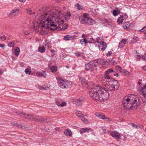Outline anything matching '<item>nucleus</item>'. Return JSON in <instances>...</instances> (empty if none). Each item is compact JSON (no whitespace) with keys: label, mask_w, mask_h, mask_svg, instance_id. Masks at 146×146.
I'll return each mask as SVG.
<instances>
[{"label":"nucleus","mask_w":146,"mask_h":146,"mask_svg":"<svg viewBox=\"0 0 146 146\" xmlns=\"http://www.w3.org/2000/svg\"><path fill=\"white\" fill-rule=\"evenodd\" d=\"M113 72V70L112 68H110L108 69L105 72V75L104 76V80H107L108 79H110L111 77L108 75V74L112 73Z\"/></svg>","instance_id":"obj_14"},{"label":"nucleus","mask_w":146,"mask_h":146,"mask_svg":"<svg viewBox=\"0 0 146 146\" xmlns=\"http://www.w3.org/2000/svg\"><path fill=\"white\" fill-rule=\"evenodd\" d=\"M76 114L78 117H79L80 118H81L82 116H84V115L82 114L80 111H76Z\"/></svg>","instance_id":"obj_29"},{"label":"nucleus","mask_w":146,"mask_h":146,"mask_svg":"<svg viewBox=\"0 0 146 146\" xmlns=\"http://www.w3.org/2000/svg\"><path fill=\"white\" fill-rule=\"evenodd\" d=\"M132 126L134 128H137V126L134 123H131Z\"/></svg>","instance_id":"obj_54"},{"label":"nucleus","mask_w":146,"mask_h":146,"mask_svg":"<svg viewBox=\"0 0 146 146\" xmlns=\"http://www.w3.org/2000/svg\"><path fill=\"white\" fill-rule=\"evenodd\" d=\"M31 72V69H29V68H28V69H26L25 70V73L27 74H30V72Z\"/></svg>","instance_id":"obj_41"},{"label":"nucleus","mask_w":146,"mask_h":146,"mask_svg":"<svg viewBox=\"0 0 146 146\" xmlns=\"http://www.w3.org/2000/svg\"><path fill=\"white\" fill-rule=\"evenodd\" d=\"M138 40V39L136 37H134L132 38L131 40V42L132 43H135Z\"/></svg>","instance_id":"obj_34"},{"label":"nucleus","mask_w":146,"mask_h":146,"mask_svg":"<svg viewBox=\"0 0 146 146\" xmlns=\"http://www.w3.org/2000/svg\"><path fill=\"white\" fill-rule=\"evenodd\" d=\"M82 37H85L86 36V35L85 34H83L82 35Z\"/></svg>","instance_id":"obj_63"},{"label":"nucleus","mask_w":146,"mask_h":146,"mask_svg":"<svg viewBox=\"0 0 146 146\" xmlns=\"http://www.w3.org/2000/svg\"><path fill=\"white\" fill-rule=\"evenodd\" d=\"M100 86L97 84L94 85L90 88L89 94L90 96L92 98L97 101H100V94L99 91Z\"/></svg>","instance_id":"obj_4"},{"label":"nucleus","mask_w":146,"mask_h":146,"mask_svg":"<svg viewBox=\"0 0 146 146\" xmlns=\"http://www.w3.org/2000/svg\"><path fill=\"white\" fill-rule=\"evenodd\" d=\"M120 11H118V8H115V9L113 10V14L114 16H116L119 14Z\"/></svg>","instance_id":"obj_21"},{"label":"nucleus","mask_w":146,"mask_h":146,"mask_svg":"<svg viewBox=\"0 0 146 146\" xmlns=\"http://www.w3.org/2000/svg\"><path fill=\"white\" fill-rule=\"evenodd\" d=\"M83 53L82 52H78L76 53V55L78 56H79L81 55H82Z\"/></svg>","instance_id":"obj_52"},{"label":"nucleus","mask_w":146,"mask_h":146,"mask_svg":"<svg viewBox=\"0 0 146 146\" xmlns=\"http://www.w3.org/2000/svg\"><path fill=\"white\" fill-rule=\"evenodd\" d=\"M50 70L51 72H53L57 70V68L56 66H54L50 68Z\"/></svg>","instance_id":"obj_33"},{"label":"nucleus","mask_w":146,"mask_h":146,"mask_svg":"<svg viewBox=\"0 0 146 146\" xmlns=\"http://www.w3.org/2000/svg\"><path fill=\"white\" fill-rule=\"evenodd\" d=\"M140 93L142 102L144 104H146V86L141 90Z\"/></svg>","instance_id":"obj_11"},{"label":"nucleus","mask_w":146,"mask_h":146,"mask_svg":"<svg viewBox=\"0 0 146 146\" xmlns=\"http://www.w3.org/2000/svg\"><path fill=\"white\" fill-rule=\"evenodd\" d=\"M36 74L38 76L44 78L46 77V74L44 71H43L42 72H38L36 73Z\"/></svg>","instance_id":"obj_17"},{"label":"nucleus","mask_w":146,"mask_h":146,"mask_svg":"<svg viewBox=\"0 0 146 146\" xmlns=\"http://www.w3.org/2000/svg\"><path fill=\"white\" fill-rule=\"evenodd\" d=\"M74 37V36L69 35H67L64 36V40H70L73 39Z\"/></svg>","instance_id":"obj_18"},{"label":"nucleus","mask_w":146,"mask_h":146,"mask_svg":"<svg viewBox=\"0 0 146 146\" xmlns=\"http://www.w3.org/2000/svg\"><path fill=\"white\" fill-rule=\"evenodd\" d=\"M140 103L141 101L139 98L133 94L125 96L123 99L124 108L128 110L136 109L140 105Z\"/></svg>","instance_id":"obj_2"},{"label":"nucleus","mask_w":146,"mask_h":146,"mask_svg":"<svg viewBox=\"0 0 146 146\" xmlns=\"http://www.w3.org/2000/svg\"><path fill=\"white\" fill-rule=\"evenodd\" d=\"M107 91L104 88L100 87L99 91L100 94V101L104 102L106 100L109 96Z\"/></svg>","instance_id":"obj_7"},{"label":"nucleus","mask_w":146,"mask_h":146,"mask_svg":"<svg viewBox=\"0 0 146 146\" xmlns=\"http://www.w3.org/2000/svg\"><path fill=\"white\" fill-rule=\"evenodd\" d=\"M96 41L98 43L101 44L104 42L103 38L102 37H99L97 38L96 39Z\"/></svg>","instance_id":"obj_20"},{"label":"nucleus","mask_w":146,"mask_h":146,"mask_svg":"<svg viewBox=\"0 0 146 146\" xmlns=\"http://www.w3.org/2000/svg\"><path fill=\"white\" fill-rule=\"evenodd\" d=\"M62 1V0H56V1L58 3H59V2H60L61 1Z\"/></svg>","instance_id":"obj_62"},{"label":"nucleus","mask_w":146,"mask_h":146,"mask_svg":"<svg viewBox=\"0 0 146 146\" xmlns=\"http://www.w3.org/2000/svg\"><path fill=\"white\" fill-rule=\"evenodd\" d=\"M11 125L15 127L16 123L14 122H12L11 123Z\"/></svg>","instance_id":"obj_57"},{"label":"nucleus","mask_w":146,"mask_h":146,"mask_svg":"<svg viewBox=\"0 0 146 146\" xmlns=\"http://www.w3.org/2000/svg\"><path fill=\"white\" fill-rule=\"evenodd\" d=\"M64 15L61 11H57L50 15L48 19V23L52 26V29L53 30H64L67 29V25L64 24V21L62 19Z\"/></svg>","instance_id":"obj_1"},{"label":"nucleus","mask_w":146,"mask_h":146,"mask_svg":"<svg viewBox=\"0 0 146 146\" xmlns=\"http://www.w3.org/2000/svg\"><path fill=\"white\" fill-rule=\"evenodd\" d=\"M15 127H17L18 128H22V127L21 124L16 123Z\"/></svg>","instance_id":"obj_49"},{"label":"nucleus","mask_w":146,"mask_h":146,"mask_svg":"<svg viewBox=\"0 0 146 146\" xmlns=\"http://www.w3.org/2000/svg\"><path fill=\"white\" fill-rule=\"evenodd\" d=\"M16 113L20 116H23L25 118L31 120L37 121V120L40 118V116H36L32 115L27 114L20 112H16Z\"/></svg>","instance_id":"obj_9"},{"label":"nucleus","mask_w":146,"mask_h":146,"mask_svg":"<svg viewBox=\"0 0 146 146\" xmlns=\"http://www.w3.org/2000/svg\"><path fill=\"white\" fill-rule=\"evenodd\" d=\"M50 51L51 53H53L55 52V50L53 49H51L50 50Z\"/></svg>","instance_id":"obj_61"},{"label":"nucleus","mask_w":146,"mask_h":146,"mask_svg":"<svg viewBox=\"0 0 146 146\" xmlns=\"http://www.w3.org/2000/svg\"><path fill=\"white\" fill-rule=\"evenodd\" d=\"M51 42L50 41H48V42L46 41L44 43V45L46 46H47L48 48H50L51 46Z\"/></svg>","instance_id":"obj_35"},{"label":"nucleus","mask_w":146,"mask_h":146,"mask_svg":"<svg viewBox=\"0 0 146 146\" xmlns=\"http://www.w3.org/2000/svg\"><path fill=\"white\" fill-rule=\"evenodd\" d=\"M23 33H24L27 35H29L30 34L29 32L26 31H23Z\"/></svg>","instance_id":"obj_48"},{"label":"nucleus","mask_w":146,"mask_h":146,"mask_svg":"<svg viewBox=\"0 0 146 146\" xmlns=\"http://www.w3.org/2000/svg\"><path fill=\"white\" fill-rule=\"evenodd\" d=\"M76 5L77 7V8L78 10H80L82 9V6H80L79 3H77Z\"/></svg>","instance_id":"obj_42"},{"label":"nucleus","mask_w":146,"mask_h":146,"mask_svg":"<svg viewBox=\"0 0 146 146\" xmlns=\"http://www.w3.org/2000/svg\"><path fill=\"white\" fill-rule=\"evenodd\" d=\"M64 133L66 136H71L72 133L70 131L66 129Z\"/></svg>","instance_id":"obj_27"},{"label":"nucleus","mask_w":146,"mask_h":146,"mask_svg":"<svg viewBox=\"0 0 146 146\" xmlns=\"http://www.w3.org/2000/svg\"><path fill=\"white\" fill-rule=\"evenodd\" d=\"M88 43V40H86V38H84V39H82L80 40V43L81 44L83 45L86 44Z\"/></svg>","instance_id":"obj_28"},{"label":"nucleus","mask_w":146,"mask_h":146,"mask_svg":"<svg viewBox=\"0 0 146 146\" xmlns=\"http://www.w3.org/2000/svg\"><path fill=\"white\" fill-rule=\"evenodd\" d=\"M143 69L145 70H146V66H144L143 68Z\"/></svg>","instance_id":"obj_64"},{"label":"nucleus","mask_w":146,"mask_h":146,"mask_svg":"<svg viewBox=\"0 0 146 146\" xmlns=\"http://www.w3.org/2000/svg\"><path fill=\"white\" fill-rule=\"evenodd\" d=\"M94 42V39L92 38H90V40H88V43H93Z\"/></svg>","instance_id":"obj_45"},{"label":"nucleus","mask_w":146,"mask_h":146,"mask_svg":"<svg viewBox=\"0 0 146 146\" xmlns=\"http://www.w3.org/2000/svg\"><path fill=\"white\" fill-rule=\"evenodd\" d=\"M146 30V26H145L141 30L139 31L141 32H144Z\"/></svg>","instance_id":"obj_50"},{"label":"nucleus","mask_w":146,"mask_h":146,"mask_svg":"<svg viewBox=\"0 0 146 146\" xmlns=\"http://www.w3.org/2000/svg\"><path fill=\"white\" fill-rule=\"evenodd\" d=\"M124 73L126 74H127V75L129 74V72L126 70H124Z\"/></svg>","instance_id":"obj_59"},{"label":"nucleus","mask_w":146,"mask_h":146,"mask_svg":"<svg viewBox=\"0 0 146 146\" xmlns=\"http://www.w3.org/2000/svg\"><path fill=\"white\" fill-rule=\"evenodd\" d=\"M123 28L125 29L129 30L131 29L133 27V25L132 23H130L129 22H125L123 25Z\"/></svg>","instance_id":"obj_13"},{"label":"nucleus","mask_w":146,"mask_h":146,"mask_svg":"<svg viewBox=\"0 0 146 146\" xmlns=\"http://www.w3.org/2000/svg\"><path fill=\"white\" fill-rule=\"evenodd\" d=\"M113 73V75L117 77L119 75V74L117 73V72H116L114 71L113 70V72H112Z\"/></svg>","instance_id":"obj_46"},{"label":"nucleus","mask_w":146,"mask_h":146,"mask_svg":"<svg viewBox=\"0 0 146 146\" xmlns=\"http://www.w3.org/2000/svg\"><path fill=\"white\" fill-rule=\"evenodd\" d=\"M14 43L13 42H9L8 44V46L10 47H12L14 46Z\"/></svg>","instance_id":"obj_44"},{"label":"nucleus","mask_w":146,"mask_h":146,"mask_svg":"<svg viewBox=\"0 0 146 146\" xmlns=\"http://www.w3.org/2000/svg\"><path fill=\"white\" fill-rule=\"evenodd\" d=\"M19 7L15 8L12 10L11 13L9 14V16L14 17L16 16L19 13Z\"/></svg>","instance_id":"obj_15"},{"label":"nucleus","mask_w":146,"mask_h":146,"mask_svg":"<svg viewBox=\"0 0 146 146\" xmlns=\"http://www.w3.org/2000/svg\"><path fill=\"white\" fill-rule=\"evenodd\" d=\"M15 55L18 56L20 52V49L18 47H17L15 50Z\"/></svg>","instance_id":"obj_31"},{"label":"nucleus","mask_w":146,"mask_h":146,"mask_svg":"<svg viewBox=\"0 0 146 146\" xmlns=\"http://www.w3.org/2000/svg\"><path fill=\"white\" fill-rule=\"evenodd\" d=\"M49 17L48 18H46V19H45L46 18L44 17L43 19H40L41 22L39 25V27H41L42 30L44 33V34L48 32V28L50 27L51 30H54L51 29L52 28V26L48 23V19Z\"/></svg>","instance_id":"obj_5"},{"label":"nucleus","mask_w":146,"mask_h":146,"mask_svg":"<svg viewBox=\"0 0 146 146\" xmlns=\"http://www.w3.org/2000/svg\"><path fill=\"white\" fill-rule=\"evenodd\" d=\"M111 51L109 52L107 54V56H110L111 54Z\"/></svg>","instance_id":"obj_55"},{"label":"nucleus","mask_w":146,"mask_h":146,"mask_svg":"<svg viewBox=\"0 0 146 146\" xmlns=\"http://www.w3.org/2000/svg\"><path fill=\"white\" fill-rule=\"evenodd\" d=\"M5 47V45L2 44H0V47L1 48H3Z\"/></svg>","instance_id":"obj_58"},{"label":"nucleus","mask_w":146,"mask_h":146,"mask_svg":"<svg viewBox=\"0 0 146 146\" xmlns=\"http://www.w3.org/2000/svg\"><path fill=\"white\" fill-rule=\"evenodd\" d=\"M91 129L90 128H83L81 129L80 130V132L81 134H82L83 133H85L86 131H88L90 130H91Z\"/></svg>","instance_id":"obj_22"},{"label":"nucleus","mask_w":146,"mask_h":146,"mask_svg":"<svg viewBox=\"0 0 146 146\" xmlns=\"http://www.w3.org/2000/svg\"><path fill=\"white\" fill-rule=\"evenodd\" d=\"M106 118L105 119H106L107 121H108L109 122V121H110V119L108 117H106Z\"/></svg>","instance_id":"obj_60"},{"label":"nucleus","mask_w":146,"mask_h":146,"mask_svg":"<svg viewBox=\"0 0 146 146\" xmlns=\"http://www.w3.org/2000/svg\"><path fill=\"white\" fill-rule=\"evenodd\" d=\"M136 58L137 60L142 59L145 60V57L142 55H137V56Z\"/></svg>","instance_id":"obj_26"},{"label":"nucleus","mask_w":146,"mask_h":146,"mask_svg":"<svg viewBox=\"0 0 146 146\" xmlns=\"http://www.w3.org/2000/svg\"><path fill=\"white\" fill-rule=\"evenodd\" d=\"M56 103L58 106H60L62 107L65 106L66 104V103L65 102L60 103V102L58 101H56Z\"/></svg>","instance_id":"obj_23"},{"label":"nucleus","mask_w":146,"mask_h":146,"mask_svg":"<svg viewBox=\"0 0 146 146\" xmlns=\"http://www.w3.org/2000/svg\"><path fill=\"white\" fill-rule=\"evenodd\" d=\"M99 117L102 119H105L106 118L105 116L102 113L100 114Z\"/></svg>","instance_id":"obj_39"},{"label":"nucleus","mask_w":146,"mask_h":146,"mask_svg":"<svg viewBox=\"0 0 146 146\" xmlns=\"http://www.w3.org/2000/svg\"><path fill=\"white\" fill-rule=\"evenodd\" d=\"M124 45L121 42H120L119 43V46H118V49H119V48H122L123 47Z\"/></svg>","instance_id":"obj_43"},{"label":"nucleus","mask_w":146,"mask_h":146,"mask_svg":"<svg viewBox=\"0 0 146 146\" xmlns=\"http://www.w3.org/2000/svg\"><path fill=\"white\" fill-rule=\"evenodd\" d=\"M45 47L43 46H42L39 47L38 48V51L41 52V53H43L45 52Z\"/></svg>","instance_id":"obj_24"},{"label":"nucleus","mask_w":146,"mask_h":146,"mask_svg":"<svg viewBox=\"0 0 146 146\" xmlns=\"http://www.w3.org/2000/svg\"><path fill=\"white\" fill-rule=\"evenodd\" d=\"M100 114V113H96L95 115L96 116L99 117Z\"/></svg>","instance_id":"obj_56"},{"label":"nucleus","mask_w":146,"mask_h":146,"mask_svg":"<svg viewBox=\"0 0 146 146\" xmlns=\"http://www.w3.org/2000/svg\"><path fill=\"white\" fill-rule=\"evenodd\" d=\"M116 69L117 70L118 72L120 73L121 72V70L122 69L119 66H116Z\"/></svg>","instance_id":"obj_40"},{"label":"nucleus","mask_w":146,"mask_h":146,"mask_svg":"<svg viewBox=\"0 0 146 146\" xmlns=\"http://www.w3.org/2000/svg\"><path fill=\"white\" fill-rule=\"evenodd\" d=\"M121 16H122V17H123V19H127L128 17L127 15L126 14H123V15H122Z\"/></svg>","instance_id":"obj_53"},{"label":"nucleus","mask_w":146,"mask_h":146,"mask_svg":"<svg viewBox=\"0 0 146 146\" xmlns=\"http://www.w3.org/2000/svg\"><path fill=\"white\" fill-rule=\"evenodd\" d=\"M126 42L127 41L125 39H123L121 40V42L123 44L125 45V44H126Z\"/></svg>","instance_id":"obj_47"},{"label":"nucleus","mask_w":146,"mask_h":146,"mask_svg":"<svg viewBox=\"0 0 146 146\" xmlns=\"http://www.w3.org/2000/svg\"><path fill=\"white\" fill-rule=\"evenodd\" d=\"M84 101V98L83 97L80 98L79 99L77 100L76 102V104L78 106H79Z\"/></svg>","instance_id":"obj_16"},{"label":"nucleus","mask_w":146,"mask_h":146,"mask_svg":"<svg viewBox=\"0 0 146 146\" xmlns=\"http://www.w3.org/2000/svg\"><path fill=\"white\" fill-rule=\"evenodd\" d=\"M26 11L28 14L29 15H35V12L32 11V10L30 9H27Z\"/></svg>","instance_id":"obj_25"},{"label":"nucleus","mask_w":146,"mask_h":146,"mask_svg":"<svg viewBox=\"0 0 146 146\" xmlns=\"http://www.w3.org/2000/svg\"><path fill=\"white\" fill-rule=\"evenodd\" d=\"M38 88L39 89V90H46L48 89V88L45 86H38Z\"/></svg>","instance_id":"obj_37"},{"label":"nucleus","mask_w":146,"mask_h":146,"mask_svg":"<svg viewBox=\"0 0 146 146\" xmlns=\"http://www.w3.org/2000/svg\"><path fill=\"white\" fill-rule=\"evenodd\" d=\"M46 120V119L43 118L42 117H40V118H39L37 120V121H39L40 122H44Z\"/></svg>","instance_id":"obj_38"},{"label":"nucleus","mask_w":146,"mask_h":146,"mask_svg":"<svg viewBox=\"0 0 146 146\" xmlns=\"http://www.w3.org/2000/svg\"><path fill=\"white\" fill-rule=\"evenodd\" d=\"M58 82L60 87L63 89L68 88L71 86V84L69 82L64 81L61 78H59L58 80Z\"/></svg>","instance_id":"obj_8"},{"label":"nucleus","mask_w":146,"mask_h":146,"mask_svg":"<svg viewBox=\"0 0 146 146\" xmlns=\"http://www.w3.org/2000/svg\"><path fill=\"white\" fill-rule=\"evenodd\" d=\"M123 17L122 16L119 17L117 20V22L119 24H121L123 21Z\"/></svg>","instance_id":"obj_32"},{"label":"nucleus","mask_w":146,"mask_h":146,"mask_svg":"<svg viewBox=\"0 0 146 146\" xmlns=\"http://www.w3.org/2000/svg\"><path fill=\"white\" fill-rule=\"evenodd\" d=\"M65 18L67 19L69 18L70 16V13L69 12H67L66 14L64 15Z\"/></svg>","instance_id":"obj_36"},{"label":"nucleus","mask_w":146,"mask_h":146,"mask_svg":"<svg viewBox=\"0 0 146 146\" xmlns=\"http://www.w3.org/2000/svg\"><path fill=\"white\" fill-rule=\"evenodd\" d=\"M82 121L84 123H88V120L87 119L86 117H85V115H84V116H82L81 118H80Z\"/></svg>","instance_id":"obj_30"},{"label":"nucleus","mask_w":146,"mask_h":146,"mask_svg":"<svg viewBox=\"0 0 146 146\" xmlns=\"http://www.w3.org/2000/svg\"><path fill=\"white\" fill-rule=\"evenodd\" d=\"M110 135L113 137H116L117 139H120L124 141L126 139L125 137L123 135L116 131H111L110 133Z\"/></svg>","instance_id":"obj_10"},{"label":"nucleus","mask_w":146,"mask_h":146,"mask_svg":"<svg viewBox=\"0 0 146 146\" xmlns=\"http://www.w3.org/2000/svg\"><path fill=\"white\" fill-rule=\"evenodd\" d=\"M1 39L2 40H4L6 39V37L5 35H3L2 36H1Z\"/></svg>","instance_id":"obj_51"},{"label":"nucleus","mask_w":146,"mask_h":146,"mask_svg":"<svg viewBox=\"0 0 146 146\" xmlns=\"http://www.w3.org/2000/svg\"><path fill=\"white\" fill-rule=\"evenodd\" d=\"M80 23L82 24L86 23L88 25H93L95 24V21L90 18L84 17L81 21Z\"/></svg>","instance_id":"obj_12"},{"label":"nucleus","mask_w":146,"mask_h":146,"mask_svg":"<svg viewBox=\"0 0 146 146\" xmlns=\"http://www.w3.org/2000/svg\"><path fill=\"white\" fill-rule=\"evenodd\" d=\"M100 44V46H99V47H102L101 50L102 51H104L107 47V44L106 43L104 42L101 43Z\"/></svg>","instance_id":"obj_19"},{"label":"nucleus","mask_w":146,"mask_h":146,"mask_svg":"<svg viewBox=\"0 0 146 146\" xmlns=\"http://www.w3.org/2000/svg\"><path fill=\"white\" fill-rule=\"evenodd\" d=\"M103 60L102 59H99L94 61H91L89 63L85 64V69L86 70H91L93 71L94 67L98 66L99 64H102Z\"/></svg>","instance_id":"obj_6"},{"label":"nucleus","mask_w":146,"mask_h":146,"mask_svg":"<svg viewBox=\"0 0 146 146\" xmlns=\"http://www.w3.org/2000/svg\"><path fill=\"white\" fill-rule=\"evenodd\" d=\"M105 87L107 91L113 92L118 89L119 86L118 82L116 80L111 79L104 80Z\"/></svg>","instance_id":"obj_3"}]
</instances>
